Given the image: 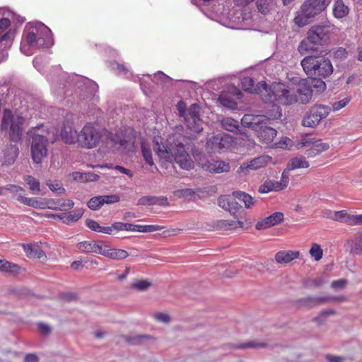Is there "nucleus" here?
<instances>
[{"label":"nucleus","instance_id":"f257e3e1","mask_svg":"<svg viewBox=\"0 0 362 362\" xmlns=\"http://www.w3.org/2000/svg\"><path fill=\"white\" fill-rule=\"evenodd\" d=\"M264 91L263 100L270 103L272 109H268L267 114L270 119H280L281 110L280 105H291L296 103H308L313 96V89L308 81H301L298 87L297 94L292 93L288 87L281 83H275L268 87L265 81L259 83Z\"/></svg>","mask_w":362,"mask_h":362},{"label":"nucleus","instance_id":"f03ea898","mask_svg":"<svg viewBox=\"0 0 362 362\" xmlns=\"http://www.w3.org/2000/svg\"><path fill=\"white\" fill-rule=\"evenodd\" d=\"M160 138H154L153 149L158 156L165 161L177 163L184 170H189L194 168V162L187 153L184 145L179 142L173 143L174 139L170 137L167 144L160 143Z\"/></svg>","mask_w":362,"mask_h":362},{"label":"nucleus","instance_id":"7ed1b4c3","mask_svg":"<svg viewBox=\"0 0 362 362\" xmlns=\"http://www.w3.org/2000/svg\"><path fill=\"white\" fill-rule=\"evenodd\" d=\"M52 44L50 29L42 23L28 24L23 31L21 51L30 56L34 51Z\"/></svg>","mask_w":362,"mask_h":362},{"label":"nucleus","instance_id":"20e7f679","mask_svg":"<svg viewBox=\"0 0 362 362\" xmlns=\"http://www.w3.org/2000/svg\"><path fill=\"white\" fill-rule=\"evenodd\" d=\"M333 29L334 25L330 24L311 27L307 33L306 37L300 43V53L315 51V46L322 45L329 40Z\"/></svg>","mask_w":362,"mask_h":362},{"label":"nucleus","instance_id":"39448f33","mask_svg":"<svg viewBox=\"0 0 362 362\" xmlns=\"http://www.w3.org/2000/svg\"><path fill=\"white\" fill-rule=\"evenodd\" d=\"M300 64L307 76L326 78L333 72V66L328 58L321 55H308L304 57Z\"/></svg>","mask_w":362,"mask_h":362},{"label":"nucleus","instance_id":"423d86ee","mask_svg":"<svg viewBox=\"0 0 362 362\" xmlns=\"http://www.w3.org/2000/svg\"><path fill=\"white\" fill-rule=\"evenodd\" d=\"M331 0H305L300 8L298 15L293 19V22L298 27H303L311 22L317 15L323 12Z\"/></svg>","mask_w":362,"mask_h":362},{"label":"nucleus","instance_id":"0eeeda50","mask_svg":"<svg viewBox=\"0 0 362 362\" xmlns=\"http://www.w3.org/2000/svg\"><path fill=\"white\" fill-rule=\"evenodd\" d=\"M24 122L23 116L10 109H5L1 121V132L8 133L10 140L16 143L22 138Z\"/></svg>","mask_w":362,"mask_h":362},{"label":"nucleus","instance_id":"6e6552de","mask_svg":"<svg viewBox=\"0 0 362 362\" xmlns=\"http://www.w3.org/2000/svg\"><path fill=\"white\" fill-rule=\"evenodd\" d=\"M266 114L267 116H264L263 119H258L257 122H255V125L253 126V129L256 132L257 137L262 143L265 144H272L274 138L276 136L277 132L276 130L271 127L268 125V122L270 120H274L275 119L269 118V115L267 114L268 109H272L271 103H266Z\"/></svg>","mask_w":362,"mask_h":362},{"label":"nucleus","instance_id":"1a4fd4ad","mask_svg":"<svg viewBox=\"0 0 362 362\" xmlns=\"http://www.w3.org/2000/svg\"><path fill=\"white\" fill-rule=\"evenodd\" d=\"M100 139L101 133L93 123H87L77 134V143L86 148L96 147Z\"/></svg>","mask_w":362,"mask_h":362},{"label":"nucleus","instance_id":"9d476101","mask_svg":"<svg viewBox=\"0 0 362 362\" xmlns=\"http://www.w3.org/2000/svg\"><path fill=\"white\" fill-rule=\"evenodd\" d=\"M49 139L47 136L34 132L30 146L31 158L34 163L41 164L48 155Z\"/></svg>","mask_w":362,"mask_h":362},{"label":"nucleus","instance_id":"9b49d317","mask_svg":"<svg viewBox=\"0 0 362 362\" xmlns=\"http://www.w3.org/2000/svg\"><path fill=\"white\" fill-rule=\"evenodd\" d=\"M331 108L323 105H315L312 106L304 115L301 124L305 127L314 128L317 127L321 120L326 118L329 114Z\"/></svg>","mask_w":362,"mask_h":362},{"label":"nucleus","instance_id":"f8f14e48","mask_svg":"<svg viewBox=\"0 0 362 362\" xmlns=\"http://www.w3.org/2000/svg\"><path fill=\"white\" fill-rule=\"evenodd\" d=\"M234 142L233 138L228 134H218L210 138L206 144V149L211 152H216L228 148Z\"/></svg>","mask_w":362,"mask_h":362},{"label":"nucleus","instance_id":"ddd939ff","mask_svg":"<svg viewBox=\"0 0 362 362\" xmlns=\"http://www.w3.org/2000/svg\"><path fill=\"white\" fill-rule=\"evenodd\" d=\"M272 157L268 155H262L254 159L243 163L238 170V173L245 175L250 170H256L267 166L272 162Z\"/></svg>","mask_w":362,"mask_h":362},{"label":"nucleus","instance_id":"4468645a","mask_svg":"<svg viewBox=\"0 0 362 362\" xmlns=\"http://www.w3.org/2000/svg\"><path fill=\"white\" fill-rule=\"evenodd\" d=\"M199 110V107L197 104H192L189 107L188 114L185 117L188 129L194 133H199L202 130Z\"/></svg>","mask_w":362,"mask_h":362},{"label":"nucleus","instance_id":"2eb2a0df","mask_svg":"<svg viewBox=\"0 0 362 362\" xmlns=\"http://www.w3.org/2000/svg\"><path fill=\"white\" fill-rule=\"evenodd\" d=\"M302 144L304 146L309 147L305 152L308 158H314L329 148L327 143H322L320 140L303 139Z\"/></svg>","mask_w":362,"mask_h":362},{"label":"nucleus","instance_id":"dca6fc26","mask_svg":"<svg viewBox=\"0 0 362 362\" xmlns=\"http://www.w3.org/2000/svg\"><path fill=\"white\" fill-rule=\"evenodd\" d=\"M333 221L349 226L361 225L362 214H349L346 210L334 211Z\"/></svg>","mask_w":362,"mask_h":362},{"label":"nucleus","instance_id":"f3484780","mask_svg":"<svg viewBox=\"0 0 362 362\" xmlns=\"http://www.w3.org/2000/svg\"><path fill=\"white\" fill-rule=\"evenodd\" d=\"M284 219V215L282 212H274L270 216L258 221L255 224V228L257 230H265L281 223Z\"/></svg>","mask_w":362,"mask_h":362},{"label":"nucleus","instance_id":"a211bd4d","mask_svg":"<svg viewBox=\"0 0 362 362\" xmlns=\"http://www.w3.org/2000/svg\"><path fill=\"white\" fill-rule=\"evenodd\" d=\"M77 134L73 122L66 120L63 123L60 136L64 143L69 144L77 143Z\"/></svg>","mask_w":362,"mask_h":362},{"label":"nucleus","instance_id":"6ab92c4d","mask_svg":"<svg viewBox=\"0 0 362 362\" xmlns=\"http://www.w3.org/2000/svg\"><path fill=\"white\" fill-rule=\"evenodd\" d=\"M344 247L352 255H362V230L358 231L353 238L349 239Z\"/></svg>","mask_w":362,"mask_h":362},{"label":"nucleus","instance_id":"aec40b11","mask_svg":"<svg viewBox=\"0 0 362 362\" xmlns=\"http://www.w3.org/2000/svg\"><path fill=\"white\" fill-rule=\"evenodd\" d=\"M105 243L95 240L83 241L77 244V248L82 252L85 253H96L102 255L103 249Z\"/></svg>","mask_w":362,"mask_h":362},{"label":"nucleus","instance_id":"412c9836","mask_svg":"<svg viewBox=\"0 0 362 362\" xmlns=\"http://www.w3.org/2000/svg\"><path fill=\"white\" fill-rule=\"evenodd\" d=\"M23 250L26 256L31 259H36L45 262L47 260L45 252L36 244H28L23 245Z\"/></svg>","mask_w":362,"mask_h":362},{"label":"nucleus","instance_id":"4be33fe9","mask_svg":"<svg viewBox=\"0 0 362 362\" xmlns=\"http://www.w3.org/2000/svg\"><path fill=\"white\" fill-rule=\"evenodd\" d=\"M203 168L209 173H221L229 172L230 166L225 161L212 160L203 164Z\"/></svg>","mask_w":362,"mask_h":362},{"label":"nucleus","instance_id":"5701e85b","mask_svg":"<svg viewBox=\"0 0 362 362\" xmlns=\"http://www.w3.org/2000/svg\"><path fill=\"white\" fill-rule=\"evenodd\" d=\"M18 202L35 209H46L48 207H52L47 204L48 199L19 197Z\"/></svg>","mask_w":362,"mask_h":362},{"label":"nucleus","instance_id":"b1692460","mask_svg":"<svg viewBox=\"0 0 362 362\" xmlns=\"http://www.w3.org/2000/svg\"><path fill=\"white\" fill-rule=\"evenodd\" d=\"M102 255L115 260H122L126 259L129 256V253L122 249L111 248L105 243Z\"/></svg>","mask_w":362,"mask_h":362},{"label":"nucleus","instance_id":"393cba45","mask_svg":"<svg viewBox=\"0 0 362 362\" xmlns=\"http://www.w3.org/2000/svg\"><path fill=\"white\" fill-rule=\"evenodd\" d=\"M47 204L52 206L49 209L55 211H68L73 208L74 203L71 199H48Z\"/></svg>","mask_w":362,"mask_h":362},{"label":"nucleus","instance_id":"a878e982","mask_svg":"<svg viewBox=\"0 0 362 362\" xmlns=\"http://www.w3.org/2000/svg\"><path fill=\"white\" fill-rule=\"evenodd\" d=\"M299 256V251L281 250L275 255V260L279 264H288L298 258Z\"/></svg>","mask_w":362,"mask_h":362},{"label":"nucleus","instance_id":"bb28decb","mask_svg":"<svg viewBox=\"0 0 362 362\" xmlns=\"http://www.w3.org/2000/svg\"><path fill=\"white\" fill-rule=\"evenodd\" d=\"M139 204L141 205L167 206L168 202L165 197L145 196L139 199Z\"/></svg>","mask_w":362,"mask_h":362},{"label":"nucleus","instance_id":"cd10ccee","mask_svg":"<svg viewBox=\"0 0 362 362\" xmlns=\"http://www.w3.org/2000/svg\"><path fill=\"white\" fill-rule=\"evenodd\" d=\"M333 15L337 18H342L349 13V8L342 0H337L333 6Z\"/></svg>","mask_w":362,"mask_h":362},{"label":"nucleus","instance_id":"c85d7f7f","mask_svg":"<svg viewBox=\"0 0 362 362\" xmlns=\"http://www.w3.org/2000/svg\"><path fill=\"white\" fill-rule=\"evenodd\" d=\"M21 267L16 264L6 259H0V272L9 274H18L20 273Z\"/></svg>","mask_w":362,"mask_h":362},{"label":"nucleus","instance_id":"c756f323","mask_svg":"<svg viewBox=\"0 0 362 362\" xmlns=\"http://www.w3.org/2000/svg\"><path fill=\"white\" fill-rule=\"evenodd\" d=\"M83 214V209H76L74 211L69 214H62V220L65 224H71V223L78 221Z\"/></svg>","mask_w":362,"mask_h":362},{"label":"nucleus","instance_id":"7c9ffc66","mask_svg":"<svg viewBox=\"0 0 362 362\" xmlns=\"http://www.w3.org/2000/svg\"><path fill=\"white\" fill-rule=\"evenodd\" d=\"M309 165V163L303 156L291 158L287 164V167L291 170L298 168H308Z\"/></svg>","mask_w":362,"mask_h":362},{"label":"nucleus","instance_id":"2f4dec72","mask_svg":"<svg viewBox=\"0 0 362 362\" xmlns=\"http://www.w3.org/2000/svg\"><path fill=\"white\" fill-rule=\"evenodd\" d=\"M217 226L223 230H231L243 227V222L237 220H221L218 221Z\"/></svg>","mask_w":362,"mask_h":362},{"label":"nucleus","instance_id":"473e14b6","mask_svg":"<svg viewBox=\"0 0 362 362\" xmlns=\"http://www.w3.org/2000/svg\"><path fill=\"white\" fill-rule=\"evenodd\" d=\"M278 182L274 180H267L261 185L259 187L260 193H268L270 192L281 191L280 187L278 186Z\"/></svg>","mask_w":362,"mask_h":362},{"label":"nucleus","instance_id":"72a5a7b5","mask_svg":"<svg viewBox=\"0 0 362 362\" xmlns=\"http://www.w3.org/2000/svg\"><path fill=\"white\" fill-rule=\"evenodd\" d=\"M86 225L88 228L93 231L111 235V230L110 228H107V226H100L97 221L93 219H87L86 221Z\"/></svg>","mask_w":362,"mask_h":362},{"label":"nucleus","instance_id":"f704fd0d","mask_svg":"<svg viewBox=\"0 0 362 362\" xmlns=\"http://www.w3.org/2000/svg\"><path fill=\"white\" fill-rule=\"evenodd\" d=\"M233 194L240 204H243L246 208H250L254 204V199L245 192L238 191L234 192Z\"/></svg>","mask_w":362,"mask_h":362},{"label":"nucleus","instance_id":"c9c22d12","mask_svg":"<svg viewBox=\"0 0 362 362\" xmlns=\"http://www.w3.org/2000/svg\"><path fill=\"white\" fill-rule=\"evenodd\" d=\"M218 101L223 106L231 110L236 109L238 106L237 103L233 100L227 93L225 92L221 93L218 97Z\"/></svg>","mask_w":362,"mask_h":362},{"label":"nucleus","instance_id":"e433bc0d","mask_svg":"<svg viewBox=\"0 0 362 362\" xmlns=\"http://www.w3.org/2000/svg\"><path fill=\"white\" fill-rule=\"evenodd\" d=\"M19 153V149L16 146H11L8 148V153H5L4 156V163L7 165H11L16 160L18 155Z\"/></svg>","mask_w":362,"mask_h":362},{"label":"nucleus","instance_id":"4c0bfd02","mask_svg":"<svg viewBox=\"0 0 362 362\" xmlns=\"http://www.w3.org/2000/svg\"><path fill=\"white\" fill-rule=\"evenodd\" d=\"M309 255L316 262L321 260L323 257V250L320 245L317 243H313L309 250Z\"/></svg>","mask_w":362,"mask_h":362},{"label":"nucleus","instance_id":"58836bf2","mask_svg":"<svg viewBox=\"0 0 362 362\" xmlns=\"http://www.w3.org/2000/svg\"><path fill=\"white\" fill-rule=\"evenodd\" d=\"M256 6L259 13L267 15L272 8V2L270 0H257Z\"/></svg>","mask_w":362,"mask_h":362},{"label":"nucleus","instance_id":"ea45409f","mask_svg":"<svg viewBox=\"0 0 362 362\" xmlns=\"http://www.w3.org/2000/svg\"><path fill=\"white\" fill-rule=\"evenodd\" d=\"M25 182L29 185L30 190L35 194H39L40 191V182L31 175L24 177Z\"/></svg>","mask_w":362,"mask_h":362},{"label":"nucleus","instance_id":"a19ab883","mask_svg":"<svg viewBox=\"0 0 362 362\" xmlns=\"http://www.w3.org/2000/svg\"><path fill=\"white\" fill-rule=\"evenodd\" d=\"M11 25V21L7 18L0 19V42L7 40L9 36V33L6 30Z\"/></svg>","mask_w":362,"mask_h":362},{"label":"nucleus","instance_id":"79ce46f5","mask_svg":"<svg viewBox=\"0 0 362 362\" xmlns=\"http://www.w3.org/2000/svg\"><path fill=\"white\" fill-rule=\"evenodd\" d=\"M267 346L266 342L257 341H250L248 342L234 345L233 347L234 349H259L264 348Z\"/></svg>","mask_w":362,"mask_h":362},{"label":"nucleus","instance_id":"37998d69","mask_svg":"<svg viewBox=\"0 0 362 362\" xmlns=\"http://www.w3.org/2000/svg\"><path fill=\"white\" fill-rule=\"evenodd\" d=\"M5 188L6 190L11 192L18 201L19 197H24L23 194L25 190L21 186L9 184L6 185Z\"/></svg>","mask_w":362,"mask_h":362},{"label":"nucleus","instance_id":"c03bdc74","mask_svg":"<svg viewBox=\"0 0 362 362\" xmlns=\"http://www.w3.org/2000/svg\"><path fill=\"white\" fill-rule=\"evenodd\" d=\"M304 301L311 306H317L319 305H322L324 303H329L330 298L329 296H324V297H308L304 299Z\"/></svg>","mask_w":362,"mask_h":362},{"label":"nucleus","instance_id":"a18cd8bd","mask_svg":"<svg viewBox=\"0 0 362 362\" xmlns=\"http://www.w3.org/2000/svg\"><path fill=\"white\" fill-rule=\"evenodd\" d=\"M241 84L244 90L249 93H259L258 90L254 88V81L252 78H244L241 81Z\"/></svg>","mask_w":362,"mask_h":362},{"label":"nucleus","instance_id":"49530a36","mask_svg":"<svg viewBox=\"0 0 362 362\" xmlns=\"http://www.w3.org/2000/svg\"><path fill=\"white\" fill-rule=\"evenodd\" d=\"M221 124L223 128L229 132L235 131L238 127V122L231 117L224 118Z\"/></svg>","mask_w":362,"mask_h":362},{"label":"nucleus","instance_id":"de8ad7c7","mask_svg":"<svg viewBox=\"0 0 362 362\" xmlns=\"http://www.w3.org/2000/svg\"><path fill=\"white\" fill-rule=\"evenodd\" d=\"M141 151L143 157L146 161V163L152 166L154 165V161L152 156V153L148 146H146L144 143L141 144Z\"/></svg>","mask_w":362,"mask_h":362},{"label":"nucleus","instance_id":"09e8293b","mask_svg":"<svg viewBox=\"0 0 362 362\" xmlns=\"http://www.w3.org/2000/svg\"><path fill=\"white\" fill-rule=\"evenodd\" d=\"M290 171L291 170L286 166L281 174V180L277 181L279 184L278 186L280 187L281 190L286 189L288 185Z\"/></svg>","mask_w":362,"mask_h":362},{"label":"nucleus","instance_id":"8fccbe9b","mask_svg":"<svg viewBox=\"0 0 362 362\" xmlns=\"http://www.w3.org/2000/svg\"><path fill=\"white\" fill-rule=\"evenodd\" d=\"M87 205L88 208H90L92 210L99 209L103 205V202L102 201V196H96L91 198L88 201Z\"/></svg>","mask_w":362,"mask_h":362},{"label":"nucleus","instance_id":"3c124183","mask_svg":"<svg viewBox=\"0 0 362 362\" xmlns=\"http://www.w3.org/2000/svg\"><path fill=\"white\" fill-rule=\"evenodd\" d=\"M230 200V195H222L218 199V204L222 209L228 211L231 209L230 208V204H232Z\"/></svg>","mask_w":362,"mask_h":362},{"label":"nucleus","instance_id":"603ef678","mask_svg":"<svg viewBox=\"0 0 362 362\" xmlns=\"http://www.w3.org/2000/svg\"><path fill=\"white\" fill-rule=\"evenodd\" d=\"M151 286V282L147 280H139L132 284V288L138 291H146Z\"/></svg>","mask_w":362,"mask_h":362},{"label":"nucleus","instance_id":"864d4df0","mask_svg":"<svg viewBox=\"0 0 362 362\" xmlns=\"http://www.w3.org/2000/svg\"><path fill=\"white\" fill-rule=\"evenodd\" d=\"M350 100L351 99L349 97H346L337 102L333 103L332 105V110L336 112L341 110L349 104Z\"/></svg>","mask_w":362,"mask_h":362},{"label":"nucleus","instance_id":"5fc2aeb1","mask_svg":"<svg viewBox=\"0 0 362 362\" xmlns=\"http://www.w3.org/2000/svg\"><path fill=\"white\" fill-rule=\"evenodd\" d=\"M144 338H148L146 335H137L135 337H124L125 341L132 345H136L140 344L141 342V340Z\"/></svg>","mask_w":362,"mask_h":362},{"label":"nucleus","instance_id":"6e6d98bb","mask_svg":"<svg viewBox=\"0 0 362 362\" xmlns=\"http://www.w3.org/2000/svg\"><path fill=\"white\" fill-rule=\"evenodd\" d=\"M231 197V204H230V210H228V211L232 214H235V213L238 211L239 209H240L242 207V205L240 204V203L239 202V201L238 200V199L236 197H235L234 194H233L232 196H230Z\"/></svg>","mask_w":362,"mask_h":362},{"label":"nucleus","instance_id":"4d7b16f0","mask_svg":"<svg viewBox=\"0 0 362 362\" xmlns=\"http://www.w3.org/2000/svg\"><path fill=\"white\" fill-rule=\"evenodd\" d=\"M75 179H77L78 177L77 175H80V178L83 180H89V181H94V180H98V178H99V176L96 174H94V173H76L75 174Z\"/></svg>","mask_w":362,"mask_h":362},{"label":"nucleus","instance_id":"13d9d810","mask_svg":"<svg viewBox=\"0 0 362 362\" xmlns=\"http://www.w3.org/2000/svg\"><path fill=\"white\" fill-rule=\"evenodd\" d=\"M291 142V139L287 137H282L281 139L276 143L272 144V148H286Z\"/></svg>","mask_w":362,"mask_h":362},{"label":"nucleus","instance_id":"bf43d9fd","mask_svg":"<svg viewBox=\"0 0 362 362\" xmlns=\"http://www.w3.org/2000/svg\"><path fill=\"white\" fill-rule=\"evenodd\" d=\"M102 201L104 204H114L119 201V197L116 194L102 196Z\"/></svg>","mask_w":362,"mask_h":362},{"label":"nucleus","instance_id":"052dcab7","mask_svg":"<svg viewBox=\"0 0 362 362\" xmlns=\"http://www.w3.org/2000/svg\"><path fill=\"white\" fill-rule=\"evenodd\" d=\"M336 314V311L332 309H327V310H322L319 315L313 318V321L316 322L317 323H321L322 321H321V318L327 315H334Z\"/></svg>","mask_w":362,"mask_h":362},{"label":"nucleus","instance_id":"680f3d73","mask_svg":"<svg viewBox=\"0 0 362 362\" xmlns=\"http://www.w3.org/2000/svg\"><path fill=\"white\" fill-rule=\"evenodd\" d=\"M125 223L122 222H115L112 224L111 226H107L111 230V234H113V231L115 230L117 232L125 230Z\"/></svg>","mask_w":362,"mask_h":362},{"label":"nucleus","instance_id":"e2e57ef3","mask_svg":"<svg viewBox=\"0 0 362 362\" xmlns=\"http://www.w3.org/2000/svg\"><path fill=\"white\" fill-rule=\"evenodd\" d=\"M154 317L156 320L164 322V323H168L170 322V317L168 315L163 313H158L154 315Z\"/></svg>","mask_w":362,"mask_h":362},{"label":"nucleus","instance_id":"0e129e2a","mask_svg":"<svg viewBox=\"0 0 362 362\" xmlns=\"http://www.w3.org/2000/svg\"><path fill=\"white\" fill-rule=\"evenodd\" d=\"M163 227L158 225H146L144 226V233H151L157 230H160Z\"/></svg>","mask_w":362,"mask_h":362},{"label":"nucleus","instance_id":"69168bd1","mask_svg":"<svg viewBox=\"0 0 362 362\" xmlns=\"http://www.w3.org/2000/svg\"><path fill=\"white\" fill-rule=\"evenodd\" d=\"M347 284V281L346 279H341L339 280L334 281L332 283V287L333 288H344Z\"/></svg>","mask_w":362,"mask_h":362},{"label":"nucleus","instance_id":"338daca9","mask_svg":"<svg viewBox=\"0 0 362 362\" xmlns=\"http://www.w3.org/2000/svg\"><path fill=\"white\" fill-rule=\"evenodd\" d=\"M39 331L43 334H47L51 332V328L49 326L45 323H39L38 325Z\"/></svg>","mask_w":362,"mask_h":362},{"label":"nucleus","instance_id":"774afa93","mask_svg":"<svg viewBox=\"0 0 362 362\" xmlns=\"http://www.w3.org/2000/svg\"><path fill=\"white\" fill-rule=\"evenodd\" d=\"M325 358L329 362H343L344 360V358H343L341 356H334L332 354H327L325 356Z\"/></svg>","mask_w":362,"mask_h":362}]
</instances>
